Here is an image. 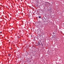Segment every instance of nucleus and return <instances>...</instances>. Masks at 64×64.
Masks as SVG:
<instances>
[{
  "mask_svg": "<svg viewBox=\"0 0 64 64\" xmlns=\"http://www.w3.org/2000/svg\"><path fill=\"white\" fill-rule=\"evenodd\" d=\"M9 56H10V54H9Z\"/></svg>",
  "mask_w": 64,
  "mask_h": 64,
  "instance_id": "39448f33",
  "label": "nucleus"
},
{
  "mask_svg": "<svg viewBox=\"0 0 64 64\" xmlns=\"http://www.w3.org/2000/svg\"><path fill=\"white\" fill-rule=\"evenodd\" d=\"M42 46H43V45H42Z\"/></svg>",
  "mask_w": 64,
  "mask_h": 64,
  "instance_id": "20e7f679",
  "label": "nucleus"
},
{
  "mask_svg": "<svg viewBox=\"0 0 64 64\" xmlns=\"http://www.w3.org/2000/svg\"><path fill=\"white\" fill-rule=\"evenodd\" d=\"M0 6H2V5H1Z\"/></svg>",
  "mask_w": 64,
  "mask_h": 64,
  "instance_id": "0eeeda50",
  "label": "nucleus"
},
{
  "mask_svg": "<svg viewBox=\"0 0 64 64\" xmlns=\"http://www.w3.org/2000/svg\"><path fill=\"white\" fill-rule=\"evenodd\" d=\"M18 37V38H20V37Z\"/></svg>",
  "mask_w": 64,
  "mask_h": 64,
  "instance_id": "423d86ee",
  "label": "nucleus"
},
{
  "mask_svg": "<svg viewBox=\"0 0 64 64\" xmlns=\"http://www.w3.org/2000/svg\"><path fill=\"white\" fill-rule=\"evenodd\" d=\"M39 18H41V16H39Z\"/></svg>",
  "mask_w": 64,
  "mask_h": 64,
  "instance_id": "7ed1b4c3",
  "label": "nucleus"
},
{
  "mask_svg": "<svg viewBox=\"0 0 64 64\" xmlns=\"http://www.w3.org/2000/svg\"><path fill=\"white\" fill-rule=\"evenodd\" d=\"M40 41H41V40H40Z\"/></svg>",
  "mask_w": 64,
  "mask_h": 64,
  "instance_id": "6e6552de",
  "label": "nucleus"
},
{
  "mask_svg": "<svg viewBox=\"0 0 64 64\" xmlns=\"http://www.w3.org/2000/svg\"><path fill=\"white\" fill-rule=\"evenodd\" d=\"M48 2H46V4H48Z\"/></svg>",
  "mask_w": 64,
  "mask_h": 64,
  "instance_id": "f03ea898",
  "label": "nucleus"
},
{
  "mask_svg": "<svg viewBox=\"0 0 64 64\" xmlns=\"http://www.w3.org/2000/svg\"><path fill=\"white\" fill-rule=\"evenodd\" d=\"M38 44L39 46H40V45H41V44H40V42H38Z\"/></svg>",
  "mask_w": 64,
  "mask_h": 64,
  "instance_id": "f257e3e1",
  "label": "nucleus"
}]
</instances>
